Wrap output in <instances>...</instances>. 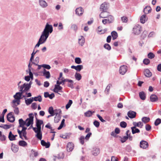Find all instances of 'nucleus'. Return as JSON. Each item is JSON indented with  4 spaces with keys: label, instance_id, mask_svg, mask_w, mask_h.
<instances>
[{
    "label": "nucleus",
    "instance_id": "obj_20",
    "mask_svg": "<svg viewBox=\"0 0 161 161\" xmlns=\"http://www.w3.org/2000/svg\"><path fill=\"white\" fill-rule=\"evenodd\" d=\"M43 75L47 79H48L50 77V75L49 72L47 71L45 69L43 70Z\"/></svg>",
    "mask_w": 161,
    "mask_h": 161
},
{
    "label": "nucleus",
    "instance_id": "obj_37",
    "mask_svg": "<svg viewBox=\"0 0 161 161\" xmlns=\"http://www.w3.org/2000/svg\"><path fill=\"white\" fill-rule=\"evenodd\" d=\"M150 120V118L147 117H143L142 119V121L145 124H146L149 122Z\"/></svg>",
    "mask_w": 161,
    "mask_h": 161
},
{
    "label": "nucleus",
    "instance_id": "obj_48",
    "mask_svg": "<svg viewBox=\"0 0 161 161\" xmlns=\"http://www.w3.org/2000/svg\"><path fill=\"white\" fill-rule=\"evenodd\" d=\"M161 123V119L159 118L157 119L154 122L155 126H157Z\"/></svg>",
    "mask_w": 161,
    "mask_h": 161
},
{
    "label": "nucleus",
    "instance_id": "obj_64",
    "mask_svg": "<svg viewBox=\"0 0 161 161\" xmlns=\"http://www.w3.org/2000/svg\"><path fill=\"white\" fill-rule=\"evenodd\" d=\"M128 20L127 18L125 16L121 17V20L123 22L126 23L127 22Z\"/></svg>",
    "mask_w": 161,
    "mask_h": 161
},
{
    "label": "nucleus",
    "instance_id": "obj_16",
    "mask_svg": "<svg viewBox=\"0 0 161 161\" xmlns=\"http://www.w3.org/2000/svg\"><path fill=\"white\" fill-rule=\"evenodd\" d=\"M74 148V145L72 142H69L67 145V151L70 152L72 151Z\"/></svg>",
    "mask_w": 161,
    "mask_h": 161
},
{
    "label": "nucleus",
    "instance_id": "obj_31",
    "mask_svg": "<svg viewBox=\"0 0 161 161\" xmlns=\"http://www.w3.org/2000/svg\"><path fill=\"white\" fill-rule=\"evenodd\" d=\"M111 36L112 37V39L113 40L116 39L118 36L117 32L115 31H113L111 33Z\"/></svg>",
    "mask_w": 161,
    "mask_h": 161
},
{
    "label": "nucleus",
    "instance_id": "obj_30",
    "mask_svg": "<svg viewBox=\"0 0 161 161\" xmlns=\"http://www.w3.org/2000/svg\"><path fill=\"white\" fill-rule=\"evenodd\" d=\"M19 128L23 127V126H24L25 125H26V122H25V121H24L22 119H19Z\"/></svg>",
    "mask_w": 161,
    "mask_h": 161
},
{
    "label": "nucleus",
    "instance_id": "obj_57",
    "mask_svg": "<svg viewBox=\"0 0 161 161\" xmlns=\"http://www.w3.org/2000/svg\"><path fill=\"white\" fill-rule=\"evenodd\" d=\"M93 124L96 127L98 128L99 126L100 123L98 121L95 120L93 122Z\"/></svg>",
    "mask_w": 161,
    "mask_h": 161
},
{
    "label": "nucleus",
    "instance_id": "obj_1",
    "mask_svg": "<svg viewBox=\"0 0 161 161\" xmlns=\"http://www.w3.org/2000/svg\"><path fill=\"white\" fill-rule=\"evenodd\" d=\"M43 123L42 120L36 119V127H32L34 131L36 133L35 135L36 137L40 140H41L42 137V132L41 131V125L43 124Z\"/></svg>",
    "mask_w": 161,
    "mask_h": 161
},
{
    "label": "nucleus",
    "instance_id": "obj_39",
    "mask_svg": "<svg viewBox=\"0 0 161 161\" xmlns=\"http://www.w3.org/2000/svg\"><path fill=\"white\" fill-rule=\"evenodd\" d=\"M17 105H15L13 106V107L14 108V113L16 115L19 114V110L18 108L17 107Z\"/></svg>",
    "mask_w": 161,
    "mask_h": 161
},
{
    "label": "nucleus",
    "instance_id": "obj_10",
    "mask_svg": "<svg viewBox=\"0 0 161 161\" xmlns=\"http://www.w3.org/2000/svg\"><path fill=\"white\" fill-rule=\"evenodd\" d=\"M148 146V143L144 140L141 141L140 142V147L143 149H146Z\"/></svg>",
    "mask_w": 161,
    "mask_h": 161
},
{
    "label": "nucleus",
    "instance_id": "obj_22",
    "mask_svg": "<svg viewBox=\"0 0 161 161\" xmlns=\"http://www.w3.org/2000/svg\"><path fill=\"white\" fill-rule=\"evenodd\" d=\"M145 76L147 77H150L152 75V73L148 69H146L144 72Z\"/></svg>",
    "mask_w": 161,
    "mask_h": 161
},
{
    "label": "nucleus",
    "instance_id": "obj_9",
    "mask_svg": "<svg viewBox=\"0 0 161 161\" xmlns=\"http://www.w3.org/2000/svg\"><path fill=\"white\" fill-rule=\"evenodd\" d=\"M127 67L125 65H123L120 66L119 69V72L120 74L124 75L127 71Z\"/></svg>",
    "mask_w": 161,
    "mask_h": 161
},
{
    "label": "nucleus",
    "instance_id": "obj_55",
    "mask_svg": "<svg viewBox=\"0 0 161 161\" xmlns=\"http://www.w3.org/2000/svg\"><path fill=\"white\" fill-rule=\"evenodd\" d=\"M107 31V28H105L103 30H98V32L100 34H103L106 32Z\"/></svg>",
    "mask_w": 161,
    "mask_h": 161
},
{
    "label": "nucleus",
    "instance_id": "obj_32",
    "mask_svg": "<svg viewBox=\"0 0 161 161\" xmlns=\"http://www.w3.org/2000/svg\"><path fill=\"white\" fill-rule=\"evenodd\" d=\"M33 101V97H31L30 98L25 99V103L27 105L31 104Z\"/></svg>",
    "mask_w": 161,
    "mask_h": 161
},
{
    "label": "nucleus",
    "instance_id": "obj_38",
    "mask_svg": "<svg viewBox=\"0 0 161 161\" xmlns=\"http://www.w3.org/2000/svg\"><path fill=\"white\" fill-rule=\"evenodd\" d=\"M71 68L72 69H75L77 71H80V65H78L77 66L72 65Z\"/></svg>",
    "mask_w": 161,
    "mask_h": 161
},
{
    "label": "nucleus",
    "instance_id": "obj_34",
    "mask_svg": "<svg viewBox=\"0 0 161 161\" xmlns=\"http://www.w3.org/2000/svg\"><path fill=\"white\" fill-rule=\"evenodd\" d=\"M94 113H95V112L94 111H92L90 110H88L85 113V116L87 117H90Z\"/></svg>",
    "mask_w": 161,
    "mask_h": 161
},
{
    "label": "nucleus",
    "instance_id": "obj_53",
    "mask_svg": "<svg viewBox=\"0 0 161 161\" xmlns=\"http://www.w3.org/2000/svg\"><path fill=\"white\" fill-rule=\"evenodd\" d=\"M0 127L5 129H7L10 128L11 126L7 125H0Z\"/></svg>",
    "mask_w": 161,
    "mask_h": 161
},
{
    "label": "nucleus",
    "instance_id": "obj_43",
    "mask_svg": "<svg viewBox=\"0 0 161 161\" xmlns=\"http://www.w3.org/2000/svg\"><path fill=\"white\" fill-rule=\"evenodd\" d=\"M38 101L39 102H41L42 101V98L41 96L39 95L37 97H33V101Z\"/></svg>",
    "mask_w": 161,
    "mask_h": 161
},
{
    "label": "nucleus",
    "instance_id": "obj_42",
    "mask_svg": "<svg viewBox=\"0 0 161 161\" xmlns=\"http://www.w3.org/2000/svg\"><path fill=\"white\" fill-rule=\"evenodd\" d=\"M8 137L10 141H13L15 140V139H14V135L12 134L11 131L9 132Z\"/></svg>",
    "mask_w": 161,
    "mask_h": 161
},
{
    "label": "nucleus",
    "instance_id": "obj_4",
    "mask_svg": "<svg viewBox=\"0 0 161 161\" xmlns=\"http://www.w3.org/2000/svg\"><path fill=\"white\" fill-rule=\"evenodd\" d=\"M30 88L27 85L26 83H24L20 86V90L19 91L20 92L22 93L24 92H26L30 89Z\"/></svg>",
    "mask_w": 161,
    "mask_h": 161
},
{
    "label": "nucleus",
    "instance_id": "obj_35",
    "mask_svg": "<svg viewBox=\"0 0 161 161\" xmlns=\"http://www.w3.org/2000/svg\"><path fill=\"white\" fill-rule=\"evenodd\" d=\"M147 20V19L146 15H143L141 16L140 19V20L141 23L142 24L144 23Z\"/></svg>",
    "mask_w": 161,
    "mask_h": 161
},
{
    "label": "nucleus",
    "instance_id": "obj_61",
    "mask_svg": "<svg viewBox=\"0 0 161 161\" xmlns=\"http://www.w3.org/2000/svg\"><path fill=\"white\" fill-rule=\"evenodd\" d=\"M97 116L101 122H105V120L103 119V118L99 114H97Z\"/></svg>",
    "mask_w": 161,
    "mask_h": 161
},
{
    "label": "nucleus",
    "instance_id": "obj_36",
    "mask_svg": "<svg viewBox=\"0 0 161 161\" xmlns=\"http://www.w3.org/2000/svg\"><path fill=\"white\" fill-rule=\"evenodd\" d=\"M107 19H108V21H109V23H113L114 20V17L111 15H109L107 18Z\"/></svg>",
    "mask_w": 161,
    "mask_h": 161
},
{
    "label": "nucleus",
    "instance_id": "obj_5",
    "mask_svg": "<svg viewBox=\"0 0 161 161\" xmlns=\"http://www.w3.org/2000/svg\"><path fill=\"white\" fill-rule=\"evenodd\" d=\"M61 113V110L60 109H58V112H56V111H55V114L56 115L54 118V121L55 123H57L60 121L61 116L60 114Z\"/></svg>",
    "mask_w": 161,
    "mask_h": 161
},
{
    "label": "nucleus",
    "instance_id": "obj_2",
    "mask_svg": "<svg viewBox=\"0 0 161 161\" xmlns=\"http://www.w3.org/2000/svg\"><path fill=\"white\" fill-rule=\"evenodd\" d=\"M53 31V27L52 25L47 23L42 32L49 36V34L51 33Z\"/></svg>",
    "mask_w": 161,
    "mask_h": 161
},
{
    "label": "nucleus",
    "instance_id": "obj_40",
    "mask_svg": "<svg viewBox=\"0 0 161 161\" xmlns=\"http://www.w3.org/2000/svg\"><path fill=\"white\" fill-rule=\"evenodd\" d=\"M39 61V57H37L35 58L33 61H32V62H31L32 63V64H33L35 65H38Z\"/></svg>",
    "mask_w": 161,
    "mask_h": 161
},
{
    "label": "nucleus",
    "instance_id": "obj_18",
    "mask_svg": "<svg viewBox=\"0 0 161 161\" xmlns=\"http://www.w3.org/2000/svg\"><path fill=\"white\" fill-rule=\"evenodd\" d=\"M60 84L55 85L54 86V88L53 89V91L56 93H58L60 90L62 89V87L59 86Z\"/></svg>",
    "mask_w": 161,
    "mask_h": 161
},
{
    "label": "nucleus",
    "instance_id": "obj_12",
    "mask_svg": "<svg viewBox=\"0 0 161 161\" xmlns=\"http://www.w3.org/2000/svg\"><path fill=\"white\" fill-rule=\"evenodd\" d=\"M102 12L100 13L99 15L100 18H106L110 15L108 12H107V11H102Z\"/></svg>",
    "mask_w": 161,
    "mask_h": 161
},
{
    "label": "nucleus",
    "instance_id": "obj_13",
    "mask_svg": "<svg viewBox=\"0 0 161 161\" xmlns=\"http://www.w3.org/2000/svg\"><path fill=\"white\" fill-rule=\"evenodd\" d=\"M136 113L135 112L130 110L127 113L128 116L130 119L135 118L136 115Z\"/></svg>",
    "mask_w": 161,
    "mask_h": 161
},
{
    "label": "nucleus",
    "instance_id": "obj_6",
    "mask_svg": "<svg viewBox=\"0 0 161 161\" xmlns=\"http://www.w3.org/2000/svg\"><path fill=\"white\" fill-rule=\"evenodd\" d=\"M142 31V28L139 25H137L133 28V32L135 35H138Z\"/></svg>",
    "mask_w": 161,
    "mask_h": 161
},
{
    "label": "nucleus",
    "instance_id": "obj_41",
    "mask_svg": "<svg viewBox=\"0 0 161 161\" xmlns=\"http://www.w3.org/2000/svg\"><path fill=\"white\" fill-rule=\"evenodd\" d=\"M19 145L22 147H25L27 145V143L24 141H20L19 142Z\"/></svg>",
    "mask_w": 161,
    "mask_h": 161
},
{
    "label": "nucleus",
    "instance_id": "obj_25",
    "mask_svg": "<svg viewBox=\"0 0 161 161\" xmlns=\"http://www.w3.org/2000/svg\"><path fill=\"white\" fill-rule=\"evenodd\" d=\"M58 110H54L53 108L52 107H50L48 109V112L52 115H54L55 114V111H56V112H58Z\"/></svg>",
    "mask_w": 161,
    "mask_h": 161
},
{
    "label": "nucleus",
    "instance_id": "obj_7",
    "mask_svg": "<svg viewBox=\"0 0 161 161\" xmlns=\"http://www.w3.org/2000/svg\"><path fill=\"white\" fill-rule=\"evenodd\" d=\"M48 36L42 32L39 40L43 44L46 42Z\"/></svg>",
    "mask_w": 161,
    "mask_h": 161
},
{
    "label": "nucleus",
    "instance_id": "obj_24",
    "mask_svg": "<svg viewBox=\"0 0 161 161\" xmlns=\"http://www.w3.org/2000/svg\"><path fill=\"white\" fill-rule=\"evenodd\" d=\"M151 8L150 6H147L144 8L143 12L145 14H147L151 12Z\"/></svg>",
    "mask_w": 161,
    "mask_h": 161
},
{
    "label": "nucleus",
    "instance_id": "obj_51",
    "mask_svg": "<svg viewBox=\"0 0 161 161\" xmlns=\"http://www.w3.org/2000/svg\"><path fill=\"white\" fill-rule=\"evenodd\" d=\"M120 126L123 128H125L127 126V123L124 121H122L120 123Z\"/></svg>",
    "mask_w": 161,
    "mask_h": 161
},
{
    "label": "nucleus",
    "instance_id": "obj_21",
    "mask_svg": "<svg viewBox=\"0 0 161 161\" xmlns=\"http://www.w3.org/2000/svg\"><path fill=\"white\" fill-rule=\"evenodd\" d=\"M38 155V152L32 149L31 151V154L30 155V158L33 159V156L36 157Z\"/></svg>",
    "mask_w": 161,
    "mask_h": 161
},
{
    "label": "nucleus",
    "instance_id": "obj_26",
    "mask_svg": "<svg viewBox=\"0 0 161 161\" xmlns=\"http://www.w3.org/2000/svg\"><path fill=\"white\" fill-rule=\"evenodd\" d=\"M133 124L134 125V126H135L136 127H138L141 128L143 126L142 123L141 121H139L138 122H133Z\"/></svg>",
    "mask_w": 161,
    "mask_h": 161
},
{
    "label": "nucleus",
    "instance_id": "obj_17",
    "mask_svg": "<svg viewBox=\"0 0 161 161\" xmlns=\"http://www.w3.org/2000/svg\"><path fill=\"white\" fill-rule=\"evenodd\" d=\"M60 80H62V82H59V80H57V84H62V85H64V82H72V80H69L68 79H64V78H62Z\"/></svg>",
    "mask_w": 161,
    "mask_h": 161
},
{
    "label": "nucleus",
    "instance_id": "obj_46",
    "mask_svg": "<svg viewBox=\"0 0 161 161\" xmlns=\"http://www.w3.org/2000/svg\"><path fill=\"white\" fill-rule=\"evenodd\" d=\"M112 86V84H109L106 87L105 91V92H107V94H108L110 90V88Z\"/></svg>",
    "mask_w": 161,
    "mask_h": 161
},
{
    "label": "nucleus",
    "instance_id": "obj_60",
    "mask_svg": "<svg viewBox=\"0 0 161 161\" xmlns=\"http://www.w3.org/2000/svg\"><path fill=\"white\" fill-rule=\"evenodd\" d=\"M145 128L146 130L149 131L151 130V127L150 125L148 124H147L145 126Z\"/></svg>",
    "mask_w": 161,
    "mask_h": 161
},
{
    "label": "nucleus",
    "instance_id": "obj_56",
    "mask_svg": "<svg viewBox=\"0 0 161 161\" xmlns=\"http://www.w3.org/2000/svg\"><path fill=\"white\" fill-rule=\"evenodd\" d=\"M92 133L91 132H89L86 136L84 138L87 141H88L90 137L92 135Z\"/></svg>",
    "mask_w": 161,
    "mask_h": 161
},
{
    "label": "nucleus",
    "instance_id": "obj_8",
    "mask_svg": "<svg viewBox=\"0 0 161 161\" xmlns=\"http://www.w3.org/2000/svg\"><path fill=\"white\" fill-rule=\"evenodd\" d=\"M12 112H10L7 115V120L11 122H13L15 120V118L12 114Z\"/></svg>",
    "mask_w": 161,
    "mask_h": 161
},
{
    "label": "nucleus",
    "instance_id": "obj_50",
    "mask_svg": "<svg viewBox=\"0 0 161 161\" xmlns=\"http://www.w3.org/2000/svg\"><path fill=\"white\" fill-rule=\"evenodd\" d=\"M75 76L76 80H80V75L79 73H76Z\"/></svg>",
    "mask_w": 161,
    "mask_h": 161
},
{
    "label": "nucleus",
    "instance_id": "obj_23",
    "mask_svg": "<svg viewBox=\"0 0 161 161\" xmlns=\"http://www.w3.org/2000/svg\"><path fill=\"white\" fill-rule=\"evenodd\" d=\"M158 97L155 94H152L150 97V100L151 102H154L157 101L158 100Z\"/></svg>",
    "mask_w": 161,
    "mask_h": 161
},
{
    "label": "nucleus",
    "instance_id": "obj_47",
    "mask_svg": "<svg viewBox=\"0 0 161 161\" xmlns=\"http://www.w3.org/2000/svg\"><path fill=\"white\" fill-rule=\"evenodd\" d=\"M104 47L105 49L108 50V51L110 50L111 49V46L108 43L105 44L104 45Z\"/></svg>",
    "mask_w": 161,
    "mask_h": 161
},
{
    "label": "nucleus",
    "instance_id": "obj_58",
    "mask_svg": "<svg viewBox=\"0 0 161 161\" xmlns=\"http://www.w3.org/2000/svg\"><path fill=\"white\" fill-rule=\"evenodd\" d=\"M42 67L47 69H49L51 68L50 66L49 65L47 64H42Z\"/></svg>",
    "mask_w": 161,
    "mask_h": 161
},
{
    "label": "nucleus",
    "instance_id": "obj_33",
    "mask_svg": "<svg viewBox=\"0 0 161 161\" xmlns=\"http://www.w3.org/2000/svg\"><path fill=\"white\" fill-rule=\"evenodd\" d=\"M41 144L43 146H45L46 148H48L50 146V143L49 142L46 143L44 140H41Z\"/></svg>",
    "mask_w": 161,
    "mask_h": 161
},
{
    "label": "nucleus",
    "instance_id": "obj_14",
    "mask_svg": "<svg viewBox=\"0 0 161 161\" xmlns=\"http://www.w3.org/2000/svg\"><path fill=\"white\" fill-rule=\"evenodd\" d=\"M39 3L40 6L42 8H45L48 6L47 3L44 0H39Z\"/></svg>",
    "mask_w": 161,
    "mask_h": 161
},
{
    "label": "nucleus",
    "instance_id": "obj_3",
    "mask_svg": "<svg viewBox=\"0 0 161 161\" xmlns=\"http://www.w3.org/2000/svg\"><path fill=\"white\" fill-rule=\"evenodd\" d=\"M29 118H27L25 120L26 125L27 126H29L31 125L33 123L34 116L32 113L30 114H29Z\"/></svg>",
    "mask_w": 161,
    "mask_h": 161
},
{
    "label": "nucleus",
    "instance_id": "obj_54",
    "mask_svg": "<svg viewBox=\"0 0 161 161\" xmlns=\"http://www.w3.org/2000/svg\"><path fill=\"white\" fill-rule=\"evenodd\" d=\"M143 62L144 64L148 65L150 63V61L148 59L145 58L143 60Z\"/></svg>",
    "mask_w": 161,
    "mask_h": 161
},
{
    "label": "nucleus",
    "instance_id": "obj_29",
    "mask_svg": "<svg viewBox=\"0 0 161 161\" xmlns=\"http://www.w3.org/2000/svg\"><path fill=\"white\" fill-rule=\"evenodd\" d=\"M139 96L142 100H144L146 99V94L144 92H140L139 93Z\"/></svg>",
    "mask_w": 161,
    "mask_h": 161
},
{
    "label": "nucleus",
    "instance_id": "obj_45",
    "mask_svg": "<svg viewBox=\"0 0 161 161\" xmlns=\"http://www.w3.org/2000/svg\"><path fill=\"white\" fill-rule=\"evenodd\" d=\"M72 101L71 100H69L67 103V104L66 105L65 107L67 109H68L71 106V105L72 103Z\"/></svg>",
    "mask_w": 161,
    "mask_h": 161
},
{
    "label": "nucleus",
    "instance_id": "obj_59",
    "mask_svg": "<svg viewBox=\"0 0 161 161\" xmlns=\"http://www.w3.org/2000/svg\"><path fill=\"white\" fill-rule=\"evenodd\" d=\"M71 28L72 29L74 30V31H76L77 29V27L76 25L75 24H73L71 25Z\"/></svg>",
    "mask_w": 161,
    "mask_h": 161
},
{
    "label": "nucleus",
    "instance_id": "obj_44",
    "mask_svg": "<svg viewBox=\"0 0 161 161\" xmlns=\"http://www.w3.org/2000/svg\"><path fill=\"white\" fill-rule=\"evenodd\" d=\"M120 137L121 138L120 141L122 143L125 142L128 139V136H124L123 137L120 136Z\"/></svg>",
    "mask_w": 161,
    "mask_h": 161
},
{
    "label": "nucleus",
    "instance_id": "obj_28",
    "mask_svg": "<svg viewBox=\"0 0 161 161\" xmlns=\"http://www.w3.org/2000/svg\"><path fill=\"white\" fill-rule=\"evenodd\" d=\"M11 149L14 153H16L18 150V147L17 146L12 144Z\"/></svg>",
    "mask_w": 161,
    "mask_h": 161
},
{
    "label": "nucleus",
    "instance_id": "obj_19",
    "mask_svg": "<svg viewBox=\"0 0 161 161\" xmlns=\"http://www.w3.org/2000/svg\"><path fill=\"white\" fill-rule=\"evenodd\" d=\"M22 94V92L19 91L16 93L15 94L14 96V97L15 99L20 100L21 99V97Z\"/></svg>",
    "mask_w": 161,
    "mask_h": 161
},
{
    "label": "nucleus",
    "instance_id": "obj_49",
    "mask_svg": "<svg viewBox=\"0 0 161 161\" xmlns=\"http://www.w3.org/2000/svg\"><path fill=\"white\" fill-rule=\"evenodd\" d=\"M148 57L150 59H153L155 57V55L152 53L150 52L147 54Z\"/></svg>",
    "mask_w": 161,
    "mask_h": 161
},
{
    "label": "nucleus",
    "instance_id": "obj_62",
    "mask_svg": "<svg viewBox=\"0 0 161 161\" xmlns=\"http://www.w3.org/2000/svg\"><path fill=\"white\" fill-rule=\"evenodd\" d=\"M75 62L77 64L80 63V58H76L75 59Z\"/></svg>",
    "mask_w": 161,
    "mask_h": 161
},
{
    "label": "nucleus",
    "instance_id": "obj_11",
    "mask_svg": "<svg viewBox=\"0 0 161 161\" xmlns=\"http://www.w3.org/2000/svg\"><path fill=\"white\" fill-rule=\"evenodd\" d=\"M100 153V151L99 149L96 147L93 148L92 151V154L94 156L98 155Z\"/></svg>",
    "mask_w": 161,
    "mask_h": 161
},
{
    "label": "nucleus",
    "instance_id": "obj_27",
    "mask_svg": "<svg viewBox=\"0 0 161 161\" xmlns=\"http://www.w3.org/2000/svg\"><path fill=\"white\" fill-rule=\"evenodd\" d=\"M131 128L132 133L133 134L136 133H139L140 132V130L136 128L135 126L132 127Z\"/></svg>",
    "mask_w": 161,
    "mask_h": 161
},
{
    "label": "nucleus",
    "instance_id": "obj_15",
    "mask_svg": "<svg viewBox=\"0 0 161 161\" xmlns=\"http://www.w3.org/2000/svg\"><path fill=\"white\" fill-rule=\"evenodd\" d=\"M108 8V5L106 3H102L100 7V10L101 11H107Z\"/></svg>",
    "mask_w": 161,
    "mask_h": 161
},
{
    "label": "nucleus",
    "instance_id": "obj_52",
    "mask_svg": "<svg viewBox=\"0 0 161 161\" xmlns=\"http://www.w3.org/2000/svg\"><path fill=\"white\" fill-rule=\"evenodd\" d=\"M80 8H77L75 10V14L76 15L80 16Z\"/></svg>",
    "mask_w": 161,
    "mask_h": 161
},
{
    "label": "nucleus",
    "instance_id": "obj_63",
    "mask_svg": "<svg viewBox=\"0 0 161 161\" xmlns=\"http://www.w3.org/2000/svg\"><path fill=\"white\" fill-rule=\"evenodd\" d=\"M63 27L62 24L61 22H59L58 23V29L59 30H62L63 29Z\"/></svg>",
    "mask_w": 161,
    "mask_h": 161
}]
</instances>
